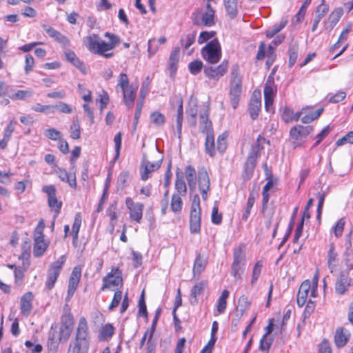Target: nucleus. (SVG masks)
Masks as SVG:
<instances>
[{"label": "nucleus", "instance_id": "obj_1", "mask_svg": "<svg viewBox=\"0 0 353 353\" xmlns=\"http://www.w3.org/2000/svg\"><path fill=\"white\" fill-rule=\"evenodd\" d=\"M199 130L201 133L206 134L205 143V152L213 157L215 155L214 137L212 122L209 120V111L207 108L200 110Z\"/></svg>", "mask_w": 353, "mask_h": 353}, {"label": "nucleus", "instance_id": "obj_2", "mask_svg": "<svg viewBox=\"0 0 353 353\" xmlns=\"http://www.w3.org/2000/svg\"><path fill=\"white\" fill-rule=\"evenodd\" d=\"M242 93V77L240 74V68L238 64H234L231 68L230 81V100L234 109H236L239 103Z\"/></svg>", "mask_w": 353, "mask_h": 353}, {"label": "nucleus", "instance_id": "obj_3", "mask_svg": "<svg viewBox=\"0 0 353 353\" xmlns=\"http://www.w3.org/2000/svg\"><path fill=\"white\" fill-rule=\"evenodd\" d=\"M84 41L90 52L100 54L106 59L113 57L112 52L106 53V52L113 50L112 46L108 42L106 43L101 40L99 35L93 34L88 36Z\"/></svg>", "mask_w": 353, "mask_h": 353}, {"label": "nucleus", "instance_id": "obj_4", "mask_svg": "<svg viewBox=\"0 0 353 353\" xmlns=\"http://www.w3.org/2000/svg\"><path fill=\"white\" fill-rule=\"evenodd\" d=\"M201 56L210 64H216L220 61L222 56L221 47L216 38L209 41L201 49Z\"/></svg>", "mask_w": 353, "mask_h": 353}, {"label": "nucleus", "instance_id": "obj_5", "mask_svg": "<svg viewBox=\"0 0 353 353\" xmlns=\"http://www.w3.org/2000/svg\"><path fill=\"white\" fill-rule=\"evenodd\" d=\"M65 261V256L62 255L48 268L45 282V287L48 290H51L54 287Z\"/></svg>", "mask_w": 353, "mask_h": 353}, {"label": "nucleus", "instance_id": "obj_6", "mask_svg": "<svg viewBox=\"0 0 353 353\" xmlns=\"http://www.w3.org/2000/svg\"><path fill=\"white\" fill-rule=\"evenodd\" d=\"M350 271L347 270H343L336 277L334 285L336 294L343 296L353 286V279L350 276Z\"/></svg>", "mask_w": 353, "mask_h": 353}, {"label": "nucleus", "instance_id": "obj_7", "mask_svg": "<svg viewBox=\"0 0 353 353\" xmlns=\"http://www.w3.org/2000/svg\"><path fill=\"white\" fill-rule=\"evenodd\" d=\"M201 210L199 200H193L190 214V230L192 234H197L201 230Z\"/></svg>", "mask_w": 353, "mask_h": 353}, {"label": "nucleus", "instance_id": "obj_8", "mask_svg": "<svg viewBox=\"0 0 353 353\" xmlns=\"http://www.w3.org/2000/svg\"><path fill=\"white\" fill-rule=\"evenodd\" d=\"M102 291L111 287H119L123 285L122 272L119 268L113 267L110 272L103 278Z\"/></svg>", "mask_w": 353, "mask_h": 353}, {"label": "nucleus", "instance_id": "obj_9", "mask_svg": "<svg viewBox=\"0 0 353 353\" xmlns=\"http://www.w3.org/2000/svg\"><path fill=\"white\" fill-rule=\"evenodd\" d=\"M228 70V61L224 59L218 66H205L203 72L210 79L218 81L223 77Z\"/></svg>", "mask_w": 353, "mask_h": 353}, {"label": "nucleus", "instance_id": "obj_10", "mask_svg": "<svg viewBox=\"0 0 353 353\" xmlns=\"http://www.w3.org/2000/svg\"><path fill=\"white\" fill-rule=\"evenodd\" d=\"M81 276V268L80 266H75L70 276L67 296L65 298L66 301H69L75 293Z\"/></svg>", "mask_w": 353, "mask_h": 353}, {"label": "nucleus", "instance_id": "obj_11", "mask_svg": "<svg viewBox=\"0 0 353 353\" xmlns=\"http://www.w3.org/2000/svg\"><path fill=\"white\" fill-rule=\"evenodd\" d=\"M261 136L259 135L257 139V142L259 141ZM263 148L261 147L259 143L252 145L249 154L247 158V161L244 165L245 171L248 173H252L256 166V160L259 157V152Z\"/></svg>", "mask_w": 353, "mask_h": 353}, {"label": "nucleus", "instance_id": "obj_12", "mask_svg": "<svg viewBox=\"0 0 353 353\" xmlns=\"http://www.w3.org/2000/svg\"><path fill=\"white\" fill-rule=\"evenodd\" d=\"M161 161L157 162H150L147 159L146 155H143L141 166L140 174L143 181H146L149 178L151 172L158 170L161 166Z\"/></svg>", "mask_w": 353, "mask_h": 353}, {"label": "nucleus", "instance_id": "obj_13", "mask_svg": "<svg viewBox=\"0 0 353 353\" xmlns=\"http://www.w3.org/2000/svg\"><path fill=\"white\" fill-rule=\"evenodd\" d=\"M277 87L274 84L273 80H267L264 86V100H265V108L266 111L269 112L270 107L273 104L274 97L276 93Z\"/></svg>", "mask_w": 353, "mask_h": 353}, {"label": "nucleus", "instance_id": "obj_14", "mask_svg": "<svg viewBox=\"0 0 353 353\" xmlns=\"http://www.w3.org/2000/svg\"><path fill=\"white\" fill-rule=\"evenodd\" d=\"M126 205L129 210L130 219L140 223L143 217V204L139 202L135 203L133 200H126Z\"/></svg>", "mask_w": 353, "mask_h": 353}, {"label": "nucleus", "instance_id": "obj_15", "mask_svg": "<svg viewBox=\"0 0 353 353\" xmlns=\"http://www.w3.org/2000/svg\"><path fill=\"white\" fill-rule=\"evenodd\" d=\"M74 339L90 341L89 327L86 319L81 316L76 329Z\"/></svg>", "mask_w": 353, "mask_h": 353}, {"label": "nucleus", "instance_id": "obj_16", "mask_svg": "<svg viewBox=\"0 0 353 353\" xmlns=\"http://www.w3.org/2000/svg\"><path fill=\"white\" fill-rule=\"evenodd\" d=\"M351 234L352 232H350L346 236V249L344 252V261L345 263L346 270H353V245L351 241Z\"/></svg>", "mask_w": 353, "mask_h": 353}, {"label": "nucleus", "instance_id": "obj_17", "mask_svg": "<svg viewBox=\"0 0 353 353\" xmlns=\"http://www.w3.org/2000/svg\"><path fill=\"white\" fill-rule=\"evenodd\" d=\"M90 343L89 341L74 339L70 342L67 353H88Z\"/></svg>", "mask_w": 353, "mask_h": 353}, {"label": "nucleus", "instance_id": "obj_18", "mask_svg": "<svg viewBox=\"0 0 353 353\" xmlns=\"http://www.w3.org/2000/svg\"><path fill=\"white\" fill-rule=\"evenodd\" d=\"M33 294L31 292L25 293L20 300V311L23 316H28L32 310Z\"/></svg>", "mask_w": 353, "mask_h": 353}, {"label": "nucleus", "instance_id": "obj_19", "mask_svg": "<svg viewBox=\"0 0 353 353\" xmlns=\"http://www.w3.org/2000/svg\"><path fill=\"white\" fill-rule=\"evenodd\" d=\"M207 265L208 259L206 257H203L200 253L196 252L192 269L193 278L199 279L201 274L205 270Z\"/></svg>", "mask_w": 353, "mask_h": 353}, {"label": "nucleus", "instance_id": "obj_20", "mask_svg": "<svg viewBox=\"0 0 353 353\" xmlns=\"http://www.w3.org/2000/svg\"><path fill=\"white\" fill-rule=\"evenodd\" d=\"M199 188L203 199L208 196V191L210 189V179L207 171L202 169L198 173Z\"/></svg>", "mask_w": 353, "mask_h": 353}, {"label": "nucleus", "instance_id": "obj_21", "mask_svg": "<svg viewBox=\"0 0 353 353\" xmlns=\"http://www.w3.org/2000/svg\"><path fill=\"white\" fill-rule=\"evenodd\" d=\"M313 128L312 126H303L298 125L291 128L290 134V137L296 141H302L303 139L312 131Z\"/></svg>", "mask_w": 353, "mask_h": 353}, {"label": "nucleus", "instance_id": "obj_22", "mask_svg": "<svg viewBox=\"0 0 353 353\" xmlns=\"http://www.w3.org/2000/svg\"><path fill=\"white\" fill-rule=\"evenodd\" d=\"M259 95L260 92L258 95L254 92L249 103L248 110L252 120H255L258 117L261 110V101Z\"/></svg>", "mask_w": 353, "mask_h": 353}, {"label": "nucleus", "instance_id": "obj_23", "mask_svg": "<svg viewBox=\"0 0 353 353\" xmlns=\"http://www.w3.org/2000/svg\"><path fill=\"white\" fill-rule=\"evenodd\" d=\"M311 285L309 280L304 281L299 289L297 293V305L302 307L306 303Z\"/></svg>", "mask_w": 353, "mask_h": 353}, {"label": "nucleus", "instance_id": "obj_24", "mask_svg": "<svg viewBox=\"0 0 353 353\" xmlns=\"http://www.w3.org/2000/svg\"><path fill=\"white\" fill-rule=\"evenodd\" d=\"M48 247L44 236H34L33 254L36 257L41 256Z\"/></svg>", "mask_w": 353, "mask_h": 353}, {"label": "nucleus", "instance_id": "obj_25", "mask_svg": "<svg viewBox=\"0 0 353 353\" xmlns=\"http://www.w3.org/2000/svg\"><path fill=\"white\" fill-rule=\"evenodd\" d=\"M233 263L240 264L245 266L246 255L245 245L243 243L235 247L233 250Z\"/></svg>", "mask_w": 353, "mask_h": 353}, {"label": "nucleus", "instance_id": "obj_26", "mask_svg": "<svg viewBox=\"0 0 353 353\" xmlns=\"http://www.w3.org/2000/svg\"><path fill=\"white\" fill-rule=\"evenodd\" d=\"M329 10L328 5L325 4V0H322L320 5L318 6L316 10V15L314 19L312 31L314 32L322 19V18L327 14Z\"/></svg>", "mask_w": 353, "mask_h": 353}, {"label": "nucleus", "instance_id": "obj_27", "mask_svg": "<svg viewBox=\"0 0 353 353\" xmlns=\"http://www.w3.org/2000/svg\"><path fill=\"white\" fill-rule=\"evenodd\" d=\"M57 176L63 181L68 183L71 188H75L77 185L76 176L73 174H69L65 170L57 168L55 170Z\"/></svg>", "mask_w": 353, "mask_h": 353}, {"label": "nucleus", "instance_id": "obj_28", "mask_svg": "<svg viewBox=\"0 0 353 353\" xmlns=\"http://www.w3.org/2000/svg\"><path fill=\"white\" fill-rule=\"evenodd\" d=\"M65 56L66 59L72 63L74 67L78 68L82 73L86 74V68L84 65L83 63L79 60V59L77 57L76 54L70 50H67L65 51Z\"/></svg>", "mask_w": 353, "mask_h": 353}, {"label": "nucleus", "instance_id": "obj_29", "mask_svg": "<svg viewBox=\"0 0 353 353\" xmlns=\"http://www.w3.org/2000/svg\"><path fill=\"white\" fill-rule=\"evenodd\" d=\"M137 90V87L133 88L132 85H130L128 89L122 90L123 102L128 108H131L134 105Z\"/></svg>", "mask_w": 353, "mask_h": 353}, {"label": "nucleus", "instance_id": "obj_30", "mask_svg": "<svg viewBox=\"0 0 353 353\" xmlns=\"http://www.w3.org/2000/svg\"><path fill=\"white\" fill-rule=\"evenodd\" d=\"M175 188L177 192L179 194V196L174 194L172 199H181V196H185L187 192V187L183 179V173L176 172Z\"/></svg>", "mask_w": 353, "mask_h": 353}, {"label": "nucleus", "instance_id": "obj_31", "mask_svg": "<svg viewBox=\"0 0 353 353\" xmlns=\"http://www.w3.org/2000/svg\"><path fill=\"white\" fill-rule=\"evenodd\" d=\"M207 286L206 281H201L196 283L191 290V303L196 304L198 303V296L201 294Z\"/></svg>", "mask_w": 353, "mask_h": 353}, {"label": "nucleus", "instance_id": "obj_32", "mask_svg": "<svg viewBox=\"0 0 353 353\" xmlns=\"http://www.w3.org/2000/svg\"><path fill=\"white\" fill-rule=\"evenodd\" d=\"M227 15L234 19L238 14V0H223Z\"/></svg>", "mask_w": 353, "mask_h": 353}, {"label": "nucleus", "instance_id": "obj_33", "mask_svg": "<svg viewBox=\"0 0 353 353\" xmlns=\"http://www.w3.org/2000/svg\"><path fill=\"white\" fill-rule=\"evenodd\" d=\"M198 113L197 105L196 103H190L186 110L187 122L192 127L196 125V115Z\"/></svg>", "mask_w": 353, "mask_h": 353}, {"label": "nucleus", "instance_id": "obj_34", "mask_svg": "<svg viewBox=\"0 0 353 353\" xmlns=\"http://www.w3.org/2000/svg\"><path fill=\"white\" fill-rule=\"evenodd\" d=\"M180 49L176 47L170 53L169 58V69L170 75H174L177 70V64L179 59Z\"/></svg>", "mask_w": 353, "mask_h": 353}, {"label": "nucleus", "instance_id": "obj_35", "mask_svg": "<svg viewBox=\"0 0 353 353\" xmlns=\"http://www.w3.org/2000/svg\"><path fill=\"white\" fill-rule=\"evenodd\" d=\"M337 256L338 254L334 250V247L332 244L327 253V266L331 273L336 270L337 266Z\"/></svg>", "mask_w": 353, "mask_h": 353}, {"label": "nucleus", "instance_id": "obj_36", "mask_svg": "<svg viewBox=\"0 0 353 353\" xmlns=\"http://www.w3.org/2000/svg\"><path fill=\"white\" fill-rule=\"evenodd\" d=\"M114 333V327L110 323L103 325L99 333L98 338L101 341L110 339Z\"/></svg>", "mask_w": 353, "mask_h": 353}, {"label": "nucleus", "instance_id": "obj_37", "mask_svg": "<svg viewBox=\"0 0 353 353\" xmlns=\"http://www.w3.org/2000/svg\"><path fill=\"white\" fill-rule=\"evenodd\" d=\"M185 174L190 190L192 191L196 185V170L192 165H188L185 169Z\"/></svg>", "mask_w": 353, "mask_h": 353}, {"label": "nucleus", "instance_id": "obj_38", "mask_svg": "<svg viewBox=\"0 0 353 353\" xmlns=\"http://www.w3.org/2000/svg\"><path fill=\"white\" fill-rule=\"evenodd\" d=\"M263 265V262L261 260L258 261L254 265L252 272V277L250 281V285L252 287H254L261 276L262 268Z\"/></svg>", "mask_w": 353, "mask_h": 353}, {"label": "nucleus", "instance_id": "obj_39", "mask_svg": "<svg viewBox=\"0 0 353 353\" xmlns=\"http://www.w3.org/2000/svg\"><path fill=\"white\" fill-rule=\"evenodd\" d=\"M72 331V328L67 326L63 327L60 325L58 336L56 337L55 334H53L52 336V339L59 341V342H65L68 340Z\"/></svg>", "mask_w": 353, "mask_h": 353}, {"label": "nucleus", "instance_id": "obj_40", "mask_svg": "<svg viewBox=\"0 0 353 353\" xmlns=\"http://www.w3.org/2000/svg\"><path fill=\"white\" fill-rule=\"evenodd\" d=\"M250 305L251 303L247 296L244 294L241 296L238 300L236 312L239 313V315L241 316L243 313L250 308Z\"/></svg>", "mask_w": 353, "mask_h": 353}, {"label": "nucleus", "instance_id": "obj_41", "mask_svg": "<svg viewBox=\"0 0 353 353\" xmlns=\"http://www.w3.org/2000/svg\"><path fill=\"white\" fill-rule=\"evenodd\" d=\"M230 292L228 290H224L217 301L216 310L219 314H223L227 307V299Z\"/></svg>", "mask_w": 353, "mask_h": 353}, {"label": "nucleus", "instance_id": "obj_42", "mask_svg": "<svg viewBox=\"0 0 353 353\" xmlns=\"http://www.w3.org/2000/svg\"><path fill=\"white\" fill-rule=\"evenodd\" d=\"M348 341L347 336L343 333V329L339 327L336 330L334 336L335 345L338 347H344Z\"/></svg>", "mask_w": 353, "mask_h": 353}, {"label": "nucleus", "instance_id": "obj_43", "mask_svg": "<svg viewBox=\"0 0 353 353\" xmlns=\"http://www.w3.org/2000/svg\"><path fill=\"white\" fill-rule=\"evenodd\" d=\"M245 268V265L232 263L230 274L234 278L235 281L242 280V276L244 273Z\"/></svg>", "mask_w": 353, "mask_h": 353}, {"label": "nucleus", "instance_id": "obj_44", "mask_svg": "<svg viewBox=\"0 0 353 353\" xmlns=\"http://www.w3.org/2000/svg\"><path fill=\"white\" fill-rule=\"evenodd\" d=\"M343 15V10L341 8L335 9L329 15L327 23L330 29H332L334 26L339 22L341 16Z\"/></svg>", "mask_w": 353, "mask_h": 353}, {"label": "nucleus", "instance_id": "obj_45", "mask_svg": "<svg viewBox=\"0 0 353 353\" xmlns=\"http://www.w3.org/2000/svg\"><path fill=\"white\" fill-rule=\"evenodd\" d=\"M288 20L281 21L279 23H276L272 28L268 29L265 32V35L268 38L274 37L278 32H279L287 24Z\"/></svg>", "mask_w": 353, "mask_h": 353}, {"label": "nucleus", "instance_id": "obj_46", "mask_svg": "<svg viewBox=\"0 0 353 353\" xmlns=\"http://www.w3.org/2000/svg\"><path fill=\"white\" fill-rule=\"evenodd\" d=\"M117 202L114 201L112 204H111L110 207L108 208L106 210V214L108 216L110 219V226L112 227V230L114 228L117 219Z\"/></svg>", "mask_w": 353, "mask_h": 353}, {"label": "nucleus", "instance_id": "obj_47", "mask_svg": "<svg viewBox=\"0 0 353 353\" xmlns=\"http://www.w3.org/2000/svg\"><path fill=\"white\" fill-rule=\"evenodd\" d=\"M74 319L70 310L64 311L61 318V326H67L73 329Z\"/></svg>", "mask_w": 353, "mask_h": 353}, {"label": "nucleus", "instance_id": "obj_48", "mask_svg": "<svg viewBox=\"0 0 353 353\" xmlns=\"http://www.w3.org/2000/svg\"><path fill=\"white\" fill-rule=\"evenodd\" d=\"M183 121V102L181 101L180 104L179 105L177 109V115H176V129L179 137H181V130H182V123Z\"/></svg>", "mask_w": 353, "mask_h": 353}, {"label": "nucleus", "instance_id": "obj_49", "mask_svg": "<svg viewBox=\"0 0 353 353\" xmlns=\"http://www.w3.org/2000/svg\"><path fill=\"white\" fill-rule=\"evenodd\" d=\"M214 10H209L208 12H205L202 14L201 21L202 24L205 26H212L214 25Z\"/></svg>", "mask_w": 353, "mask_h": 353}, {"label": "nucleus", "instance_id": "obj_50", "mask_svg": "<svg viewBox=\"0 0 353 353\" xmlns=\"http://www.w3.org/2000/svg\"><path fill=\"white\" fill-rule=\"evenodd\" d=\"M299 46L296 44L290 45L288 49L289 66L292 67L298 57Z\"/></svg>", "mask_w": 353, "mask_h": 353}, {"label": "nucleus", "instance_id": "obj_51", "mask_svg": "<svg viewBox=\"0 0 353 353\" xmlns=\"http://www.w3.org/2000/svg\"><path fill=\"white\" fill-rule=\"evenodd\" d=\"M48 205L50 208L51 211L54 212L53 219L54 221L58 217L61 207L62 202L61 200H48Z\"/></svg>", "mask_w": 353, "mask_h": 353}, {"label": "nucleus", "instance_id": "obj_52", "mask_svg": "<svg viewBox=\"0 0 353 353\" xmlns=\"http://www.w3.org/2000/svg\"><path fill=\"white\" fill-rule=\"evenodd\" d=\"M223 216L222 214L219 212V203L218 201H215L212 210L211 219L212 223L215 225H219L222 222Z\"/></svg>", "mask_w": 353, "mask_h": 353}, {"label": "nucleus", "instance_id": "obj_53", "mask_svg": "<svg viewBox=\"0 0 353 353\" xmlns=\"http://www.w3.org/2000/svg\"><path fill=\"white\" fill-rule=\"evenodd\" d=\"M196 32H193L192 33L188 34L181 39V43L185 48V49L189 48L195 41Z\"/></svg>", "mask_w": 353, "mask_h": 353}, {"label": "nucleus", "instance_id": "obj_54", "mask_svg": "<svg viewBox=\"0 0 353 353\" xmlns=\"http://www.w3.org/2000/svg\"><path fill=\"white\" fill-rule=\"evenodd\" d=\"M70 137L78 139L81 136V128L77 119L74 120L70 128Z\"/></svg>", "mask_w": 353, "mask_h": 353}, {"label": "nucleus", "instance_id": "obj_55", "mask_svg": "<svg viewBox=\"0 0 353 353\" xmlns=\"http://www.w3.org/2000/svg\"><path fill=\"white\" fill-rule=\"evenodd\" d=\"M139 316H142L145 318H148V312H147V307L145 301V297H144V290H143L141 296L139 300V311H138Z\"/></svg>", "mask_w": 353, "mask_h": 353}, {"label": "nucleus", "instance_id": "obj_56", "mask_svg": "<svg viewBox=\"0 0 353 353\" xmlns=\"http://www.w3.org/2000/svg\"><path fill=\"white\" fill-rule=\"evenodd\" d=\"M203 68V63L200 60H195L190 62L188 65V69L192 74L196 75L201 72Z\"/></svg>", "mask_w": 353, "mask_h": 353}, {"label": "nucleus", "instance_id": "obj_57", "mask_svg": "<svg viewBox=\"0 0 353 353\" xmlns=\"http://www.w3.org/2000/svg\"><path fill=\"white\" fill-rule=\"evenodd\" d=\"M345 223V220L343 219H340L337 221L335 225L332 228L333 232L336 238H339L342 236Z\"/></svg>", "mask_w": 353, "mask_h": 353}, {"label": "nucleus", "instance_id": "obj_58", "mask_svg": "<svg viewBox=\"0 0 353 353\" xmlns=\"http://www.w3.org/2000/svg\"><path fill=\"white\" fill-rule=\"evenodd\" d=\"M272 339H268V336L263 335L260 340L259 350L268 352L272 344Z\"/></svg>", "mask_w": 353, "mask_h": 353}, {"label": "nucleus", "instance_id": "obj_59", "mask_svg": "<svg viewBox=\"0 0 353 353\" xmlns=\"http://www.w3.org/2000/svg\"><path fill=\"white\" fill-rule=\"evenodd\" d=\"M151 121L157 126L162 125L165 122L164 116L159 112H154L150 115Z\"/></svg>", "mask_w": 353, "mask_h": 353}, {"label": "nucleus", "instance_id": "obj_60", "mask_svg": "<svg viewBox=\"0 0 353 353\" xmlns=\"http://www.w3.org/2000/svg\"><path fill=\"white\" fill-rule=\"evenodd\" d=\"M32 92L28 90H18L10 97L12 100H23L27 97H32Z\"/></svg>", "mask_w": 353, "mask_h": 353}, {"label": "nucleus", "instance_id": "obj_61", "mask_svg": "<svg viewBox=\"0 0 353 353\" xmlns=\"http://www.w3.org/2000/svg\"><path fill=\"white\" fill-rule=\"evenodd\" d=\"M346 143H353V131L349 132L345 136L338 139L336 142L337 146H341Z\"/></svg>", "mask_w": 353, "mask_h": 353}, {"label": "nucleus", "instance_id": "obj_62", "mask_svg": "<svg viewBox=\"0 0 353 353\" xmlns=\"http://www.w3.org/2000/svg\"><path fill=\"white\" fill-rule=\"evenodd\" d=\"M45 135L46 137L53 141H59L61 138V133L54 128L46 130Z\"/></svg>", "mask_w": 353, "mask_h": 353}, {"label": "nucleus", "instance_id": "obj_63", "mask_svg": "<svg viewBox=\"0 0 353 353\" xmlns=\"http://www.w3.org/2000/svg\"><path fill=\"white\" fill-rule=\"evenodd\" d=\"M117 86L120 87L122 90L128 89V88L130 87L129 85V79L125 73L120 74Z\"/></svg>", "mask_w": 353, "mask_h": 353}, {"label": "nucleus", "instance_id": "obj_64", "mask_svg": "<svg viewBox=\"0 0 353 353\" xmlns=\"http://www.w3.org/2000/svg\"><path fill=\"white\" fill-rule=\"evenodd\" d=\"M104 36L109 39L108 43L112 46L113 49L121 43L120 38L116 34L106 32Z\"/></svg>", "mask_w": 353, "mask_h": 353}]
</instances>
